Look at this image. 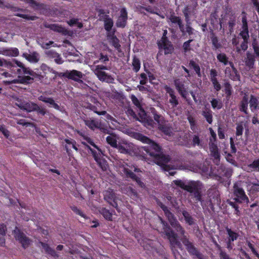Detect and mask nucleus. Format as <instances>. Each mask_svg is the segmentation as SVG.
Here are the masks:
<instances>
[{
	"label": "nucleus",
	"instance_id": "680f3d73",
	"mask_svg": "<svg viewBox=\"0 0 259 259\" xmlns=\"http://www.w3.org/2000/svg\"><path fill=\"white\" fill-rule=\"evenodd\" d=\"M247 245H248V246L249 247V248L251 249V250L252 251V253L256 256H257V257L259 258V254L256 251V250H255L254 248L253 247L252 244L250 243L249 242H248L247 243Z\"/></svg>",
	"mask_w": 259,
	"mask_h": 259
},
{
	"label": "nucleus",
	"instance_id": "e2e57ef3",
	"mask_svg": "<svg viewBox=\"0 0 259 259\" xmlns=\"http://www.w3.org/2000/svg\"><path fill=\"white\" fill-rule=\"evenodd\" d=\"M137 9H138V11L141 12V13L143 12V9H145L147 11H148L149 12L157 14V13L156 12L154 11V10L150 7H148V8H145L144 7H141L140 8H138Z\"/></svg>",
	"mask_w": 259,
	"mask_h": 259
},
{
	"label": "nucleus",
	"instance_id": "4d7b16f0",
	"mask_svg": "<svg viewBox=\"0 0 259 259\" xmlns=\"http://www.w3.org/2000/svg\"><path fill=\"white\" fill-rule=\"evenodd\" d=\"M243 131V126L242 123H239L236 127V135L241 136L242 134Z\"/></svg>",
	"mask_w": 259,
	"mask_h": 259
},
{
	"label": "nucleus",
	"instance_id": "a878e982",
	"mask_svg": "<svg viewBox=\"0 0 259 259\" xmlns=\"http://www.w3.org/2000/svg\"><path fill=\"white\" fill-rule=\"evenodd\" d=\"M168 23L172 26H179L182 32H184L183 26L182 25L181 19L179 17L175 15H171L168 18Z\"/></svg>",
	"mask_w": 259,
	"mask_h": 259
},
{
	"label": "nucleus",
	"instance_id": "0e129e2a",
	"mask_svg": "<svg viewBox=\"0 0 259 259\" xmlns=\"http://www.w3.org/2000/svg\"><path fill=\"white\" fill-rule=\"evenodd\" d=\"M193 144L194 145L201 146L200 139L197 136H195L193 139Z\"/></svg>",
	"mask_w": 259,
	"mask_h": 259
},
{
	"label": "nucleus",
	"instance_id": "0eeeda50",
	"mask_svg": "<svg viewBox=\"0 0 259 259\" xmlns=\"http://www.w3.org/2000/svg\"><path fill=\"white\" fill-rule=\"evenodd\" d=\"M119 152L123 154H137V147L132 143L123 140L118 142L116 148Z\"/></svg>",
	"mask_w": 259,
	"mask_h": 259
},
{
	"label": "nucleus",
	"instance_id": "5701e85b",
	"mask_svg": "<svg viewBox=\"0 0 259 259\" xmlns=\"http://www.w3.org/2000/svg\"><path fill=\"white\" fill-rule=\"evenodd\" d=\"M47 27L50 28L51 30L61 33L63 35H67L69 33V31L64 27L58 24H52L46 26Z\"/></svg>",
	"mask_w": 259,
	"mask_h": 259
},
{
	"label": "nucleus",
	"instance_id": "412c9836",
	"mask_svg": "<svg viewBox=\"0 0 259 259\" xmlns=\"http://www.w3.org/2000/svg\"><path fill=\"white\" fill-rule=\"evenodd\" d=\"M104 197L113 206L117 208V203L115 201L116 196L112 190L110 189L109 190H107L105 192Z\"/></svg>",
	"mask_w": 259,
	"mask_h": 259
},
{
	"label": "nucleus",
	"instance_id": "ea45409f",
	"mask_svg": "<svg viewBox=\"0 0 259 259\" xmlns=\"http://www.w3.org/2000/svg\"><path fill=\"white\" fill-rule=\"evenodd\" d=\"M250 108L252 111L255 110L258 107V102L257 99L251 96L249 101Z\"/></svg>",
	"mask_w": 259,
	"mask_h": 259
},
{
	"label": "nucleus",
	"instance_id": "f3484780",
	"mask_svg": "<svg viewBox=\"0 0 259 259\" xmlns=\"http://www.w3.org/2000/svg\"><path fill=\"white\" fill-rule=\"evenodd\" d=\"M158 46L164 50L165 54H169L173 50L171 43L167 39L166 37H162L158 42Z\"/></svg>",
	"mask_w": 259,
	"mask_h": 259
},
{
	"label": "nucleus",
	"instance_id": "393cba45",
	"mask_svg": "<svg viewBox=\"0 0 259 259\" xmlns=\"http://www.w3.org/2000/svg\"><path fill=\"white\" fill-rule=\"evenodd\" d=\"M154 119L159 124V128L166 135H169V130H166L164 126L165 125V120L162 116L155 114L154 116Z\"/></svg>",
	"mask_w": 259,
	"mask_h": 259
},
{
	"label": "nucleus",
	"instance_id": "4be33fe9",
	"mask_svg": "<svg viewBox=\"0 0 259 259\" xmlns=\"http://www.w3.org/2000/svg\"><path fill=\"white\" fill-rule=\"evenodd\" d=\"M126 20L127 12L124 8H122L120 11V15L117 20L116 25L118 27H124L126 24Z\"/></svg>",
	"mask_w": 259,
	"mask_h": 259
},
{
	"label": "nucleus",
	"instance_id": "c03bdc74",
	"mask_svg": "<svg viewBox=\"0 0 259 259\" xmlns=\"http://www.w3.org/2000/svg\"><path fill=\"white\" fill-rule=\"evenodd\" d=\"M248 170H258L259 171V159L254 160L252 164L248 165Z\"/></svg>",
	"mask_w": 259,
	"mask_h": 259
},
{
	"label": "nucleus",
	"instance_id": "4c0bfd02",
	"mask_svg": "<svg viewBox=\"0 0 259 259\" xmlns=\"http://www.w3.org/2000/svg\"><path fill=\"white\" fill-rule=\"evenodd\" d=\"M67 22L69 26H73L74 25H75L79 28H82L83 26L81 22H79L78 19L76 18L71 19L70 20L68 21Z\"/></svg>",
	"mask_w": 259,
	"mask_h": 259
},
{
	"label": "nucleus",
	"instance_id": "473e14b6",
	"mask_svg": "<svg viewBox=\"0 0 259 259\" xmlns=\"http://www.w3.org/2000/svg\"><path fill=\"white\" fill-rule=\"evenodd\" d=\"M39 246L40 247H41L42 249H44L45 252L49 254H50L51 255L53 256H58L56 252L54 250L52 249L47 244H46L42 242H40Z\"/></svg>",
	"mask_w": 259,
	"mask_h": 259
},
{
	"label": "nucleus",
	"instance_id": "1a4fd4ad",
	"mask_svg": "<svg viewBox=\"0 0 259 259\" xmlns=\"http://www.w3.org/2000/svg\"><path fill=\"white\" fill-rule=\"evenodd\" d=\"M131 167L126 164V165H122V166H119V171L125 175L127 178H131L133 179L136 180L137 183L142 187L144 186L143 183L141 181V180L137 178L136 176L132 172L133 167H131V169H130ZM135 171L137 170V168L135 167H133Z\"/></svg>",
	"mask_w": 259,
	"mask_h": 259
},
{
	"label": "nucleus",
	"instance_id": "f257e3e1",
	"mask_svg": "<svg viewBox=\"0 0 259 259\" xmlns=\"http://www.w3.org/2000/svg\"><path fill=\"white\" fill-rule=\"evenodd\" d=\"M135 138L142 143L149 145L148 146L143 147L144 150L154 159V162L158 165H160L164 170L168 171L171 169H179L183 170L189 169L194 171V169L184 165L176 166L168 164L167 163L169 160V156L162 154L160 148L157 144L141 134H136Z\"/></svg>",
	"mask_w": 259,
	"mask_h": 259
},
{
	"label": "nucleus",
	"instance_id": "dca6fc26",
	"mask_svg": "<svg viewBox=\"0 0 259 259\" xmlns=\"http://www.w3.org/2000/svg\"><path fill=\"white\" fill-rule=\"evenodd\" d=\"M218 60L223 63L224 65H227L229 64L231 67L230 68H227L225 70V73L226 75H229L230 74V70L232 69L233 71L236 73V70L234 67L233 64L232 62L228 61V59L226 55L223 53H220L217 55Z\"/></svg>",
	"mask_w": 259,
	"mask_h": 259
},
{
	"label": "nucleus",
	"instance_id": "603ef678",
	"mask_svg": "<svg viewBox=\"0 0 259 259\" xmlns=\"http://www.w3.org/2000/svg\"><path fill=\"white\" fill-rule=\"evenodd\" d=\"M38 44L41 46L42 48L44 49H48L51 45L54 44V42L52 41H50L48 42H42L41 40H38Z\"/></svg>",
	"mask_w": 259,
	"mask_h": 259
},
{
	"label": "nucleus",
	"instance_id": "f8f14e48",
	"mask_svg": "<svg viewBox=\"0 0 259 259\" xmlns=\"http://www.w3.org/2000/svg\"><path fill=\"white\" fill-rule=\"evenodd\" d=\"M160 206L164 211V213L168 219L171 225L174 228H176L178 232H180L181 234H183L184 231L182 230V227L180 226L178 222L174 217L172 213L169 211L167 207L164 205L161 204Z\"/></svg>",
	"mask_w": 259,
	"mask_h": 259
},
{
	"label": "nucleus",
	"instance_id": "3c124183",
	"mask_svg": "<svg viewBox=\"0 0 259 259\" xmlns=\"http://www.w3.org/2000/svg\"><path fill=\"white\" fill-rule=\"evenodd\" d=\"M102 214L103 217L108 220L111 221L112 218V214L109 211L106 209H103L102 210Z\"/></svg>",
	"mask_w": 259,
	"mask_h": 259
},
{
	"label": "nucleus",
	"instance_id": "20e7f679",
	"mask_svg": "<svg viewBox=\"0 0 259 259\" xmlns=\"http://www.w3.org/2000/svg\"><path fill=\"white\" fill-rule=\"evenodd\" d=\"M86 140L87 142L94 147L93 148L87 146L88 148L91 151L95 160L103 170H106L107 168V165L106 162L101 158L103 154L102 151L90 138H87Z\"/></svg>",
	"mask_w": 259,
	"mask_h": 259
},
{
	"label": "nucleus",
	"instance_id": "72a5a7b5",
	"mask_svg": "<svg viewBox=\"0 0 259 259\" xmlns=\"http://www.w3.org/2000/svg\"><path fill=\"white\" fill-rule=\"evenodd\" d=\"M106 141L112 147L116 148L118 145L116 136L112 134H110L106 137Z\"/></svg>",
	"mask_w": 259,
	"mask_h": 259
},
{
	"label": "nucleus",
	"instance_id": "864d4df0",
	"mask_svg": "<svg viewBox=\"0 0 259 259\" xmlns=\"http://www.w3.org/2000/svg\"><path fill=\"white\" fill-rule=\"evenodd\" d=\"M183 214L185 218L186 222L189 225H191L193 223V220L187 211H184L183 212Z\"/></svg>",
	"mask_w": 259,
	"mask_h": 259
},
{
	"label": "nucleus",
	"instance_id": "49530a36",
	"mask_svg": "<svg viewBox=\"0 0 259 259\" xmlns=\"http://www.w3.org/2000/svg\"><path fill=\"white\" fill-rule=\"evenodd\" d=\"M6 226L4 225H0V244L2 245L5 242L4 235L6 232Z\"/></svg>",
	"mask_w": 259,
	"mask_h": 259
},
{
	"label": "nucleus",
	"instance_id": "423d86ee",
	"mask_svg": "<svg viewBox=\"0 0 259 259\" xmlns=\"http://www.w3.org/2000/svg\"><path fill=\"white\" fill-rule=\"evenodd\" d=\"M209 131L211 135L209 143L210 154L214 157V162L218 165L220 161V154L218 152L217 145L215 144L216 134L211 128H209Z\"/></svg>",
	"mask_w": 259,
	"mask_h": 259
},
{
	"label": "nucleus",
	"instance_id": "052dcab7",
	"mask_svg": "<svg viewBox=\"0 0 259 259\" xmlns=\"http://www.w3.org/2000/svg\"><path fill=\"white\" fill-rule=\"evenodd\" d=\"M0 131L6 137L8 138L9 136V132L6 129L4 125H0Z\"/></svg>",
	"mask_w": 259,
	"mask_h": 259
},
{
	"label": "nucleus",
	"instance_id": "a18cd8bd",
	"mask_svg": "<svg viewBox=\"0 0 259 259\" xmlns=\"http://www.w3.org/2000/svg\"><path fill=\"white\" fill-rule=\"evenodd\" d=\"M122 191L123 193L127 194L128 196L133 197V198H134L137 196L136 192L130 187H128L126 189L122 190Z\"/></svg>",
	"mask_w": 259,
	"mask_h": 259
},
{
	"label": "nucleus",
	"instance_id": "4468645a",
	"mask_svg": "<svg viewBox=\"0 0 259 259\" xmlns=\"http://www.w3.org/2000/svg\"><path fill=\"white\" fill-rule=\"evenodd\" d=\"M18 106L21 109L28 112H31L34 110H40L39 112L42 114H45V111L40 110L38 106L32 102L21 103L18 104Z\"/></svg>",
	"mask_w": 259,
	"mask_h": 259
},
{
	"label": "nucleus",
	"instance_id": "6e6d98bb",
	"mask_svg": "<svg viewBox=\"0 0 259 259\" xmlns=\"http://www.w3.org/2000/svg\"><path fill=\"white\" fill-rule=\"evenodd\" d=\"M227 232L229 236L230 241H233L237 239V235L236 233L232 232L230 229H227Z\"/></svg>",
	"mask_w": 259,
	"mask_h": 259
},
{
	"label": "nucleus",
	"instance_id": "cd10ccee",
	"mask_svg": "<svg viewBox=\"0 0 259 259\" xmlns=\"http://www.w3.org/2000/svg\"><path fill=\"white\" fill-rule=\"evenodd\" d=\"M23 57L31 63H36L39 60V56L36 52H33L29 54L24 53Z\"/></svg>",
	"mask_w": 259,
	"mask_h": 259
},
{
	"label": "nucleus",
	"instance_id": "bf43d9fd",
	"mask_svg": "<svg viewBox=\"0 0 259 259\" xmlns=\"http://www.w3.org/2000/svg\"><path fill=\"white\" fill-rule=\"evenodd\" d=\"M211 82H212V83L213 84L214 88L217 91L220 90V89L221 88V84L218 81L217 79L212 80H211Z\"/></svg>",
	"mask_w": 259,
	"mask_h": 259
},
{
	"label": "nucleus",
	"instance_id": "a211bd4d",
	"mask_svg": "<svg viewBox=\"0 0 259 259\" xmlns=\"http://www.w3.org/2000/svg\"><path fill=\"white\" fill-rule=\"evenodd\" d=\"M175 84L180 94L184 98L186 99L188 93L187 91V88H185L183 82L180 79H178L175 81Z\"/></svg>",
	"mask_w": 259,
	"mask_h": 259
},
{
	"label": "nucleus",
	"instance_id": "37998d69",
	"mask_svg": "<svg viewBox=\"0 0 259 259\" xmlns=\"http://www.w3.org/2000/svg\"><path fill=\"white\" fill-rule=\"evenodd\" d=\"M211 104L213 109H220L222 107V103L220 100L213 99L211 101Z\"/></svg>",
	"mask_w": 259,
	"mask_h": 259
},
{
	"label": "nucleus",
	"instance_id": "c756f323",
	"mask_svg": "<svg viewBox=\"0 0 259 259\" xmlns=\"http://www.w3.org/2000/svg\"><path fill=\"white\" fill-rule=\"evenodd\" d=\"M133 103L140 109V114L142 117V119H146V114L143 109H142L141 105L138 99L134 96L132 95L131 97Z\"/></svg>",
	"mask_w": 259,
	"mask_h": 259
},
{
	"label": "nucleus",
	"instance_id": "774afa93",
	"mask_svg": "<svg viewBox=\"0 0 259 259\" xmlns=\"http://www.w3.org/2000/svg\"><path fill=\"white\" fill-rule=\"evenodd\" d=\"M147 77L145 74L142 73L141 74L140 84H145L146 82Z\"/></svg>",
	"mask_w": 259,
	"mask_h": 259
},
{
	"label": "nucleus",
	"instance_id": "b1692460",
	"mask_svg": "<svg viewBox=\"0 0 259 259\" xmlns=\"http://www.w3.org/2000/svg\"><path fill=\"white\" fill-rule=\"evenodd\" d=\"M165 90L166 93L168 94L170 97L169 103L173 107H176L178 104V101L175 95L174 91L168 86L165 87Z\"/></svg>",
	"mask_w": 259,
	"mask_h": 259
},
{
	"label": "nucleus",
	"instance_id": "ddd939ff",
	"mask_svg": "<svg viewBox=\"0 0 259 259\" xmlns=\"http://www.w3.org/2000/svg\"><path fill=\"white\" fill-rule=\"evenodd\" d=\"M14 235L15 239L19 241L23 248L28 247L31 244V241L17 228L14 231Z\"/></svg>",
	"mask_w": 259,
	"mask_h": 259
},
{
	"label": "nucleus",
	"instance_id": "338daca9",
	"mask_svg": "<svg viewBox=\"0 0 259 259\" xmlns=\"http://www.w3.org/2000/svg\"><path fill=\"white\" fill-rule=\"evenodd\" d=\"M252 46L254 53H255L256 56L259 57V46L255 42H253Z\"/></svg>",
	"mask_w": 259,
	"mask_h": 259
},
{
	"label": "nucleus",
	"instance_id": "9b49d317",
	"mask_svg": "<svg viewBox=\"0 0 259 259\" xmlns=\"http://www.w3.org/2000/svg\"><path fill=\"white\" fill-rule=\"evenodd\" d=\"M160 221L163 228V232L165 233L168 237L171 245L174 247L179 246L180 243L177 240L176 235L172 232L170 231L169 228L163 221L160 220Z\"/></svg>",
	"mask_w": 259,
	"mask_h": 259
},
{
	"label": "nucleus",
	"instance_id": "7c9ffc66",
	"mask_svg": "<svg viewBox=\"0 0 259 259\" xmlns=\"http://www.w3.org/2000/svg\"><path fill=\"white\" fill-rule=\"evenodd\" d=\"M1 54L7 56L16 57L19 55V50L16 48H12L2 51Z\"/></svg>",
	"mask_w": 259,
	"mask_h": 259
},
{
	"label": "nucleus",
	"instance_id": "79ce46f5",
	"mask_svg": "<svg viewBox=\"0 0 259 259\" xmlns=\"http://www.w3.org/2000/svg\"><path fill=\"white\" fill-rule=\"evenodd\" d=\"M190 66L194 69L199 77L201 76L200 68L197 64H196L194 61L191 60L190 61Z\"/></svg>",
	"mask_w": 259,
	"mask_h": 259
},
{
	"label": "nucleus",
	"instance_id": "2f4dec72",
	"mask_svg": "<svg viewBox=\"0 0 259 259\" xmlns=\"http://www.w3.org/2000/svg\"><path fill=\"white\" fill-rule=\"evenodd\" d=\"M40 101L48 103L50 106L55 109H59V107L57 104H56L54 100L52 98H48L45 96H41L38 98Z\"/></svg>",
	"mask_w": 259,
	"mask_h": 259
},
{
	"label": "nucleus",
	"instance_id": "aec40b11",
	"mask_svg": "<svg viewBox=\"0 0 259 259\" xmlns=\"http://www.w3.org/2000/svg\"><path fill=\"white\" fill-rule=\"evenodd\" d=\"M98 114L99 115H105L106 117V120L108 122L109 125L111 128H117L119 126V122L113 117H112L110 115L106 114V111H102L101 112H98Z\"/></svg>",
	"mask_w": 259,
	"mask_h": 259
},
{
	"label": "nucleus",
	"instance_id": "13d9d810",
	"mask_svg": "<svg viewBox=\"0 0 259 259\" xmlns=\"http://www.w3.org/2000/svg\"><path fill=\"white\" fill-rule=\"evenodd\" d=\"M218 73L215 69H211L210 71V79L211 80L217 79Z\"/></svg>",
	"mask_w": 259,
	"mask_h": 259
},
{
	"label": "nucleus",
	"instance_id": "c85d7f7f",
	"mask_svg": "<svg viewBox=\"0 0 259 259\" xmlns=\"http://www.w3.org/2000/svg\"><path fill=\"white\" fill-rule=\"evenodd\" d=\"M107 39L110 43L118 51H120V45L119 44V40L113 34L108 33Z\"/></svg>",
	"mask_w": 259,
	"mask_h": 259
},
{
	"label": "nucleus",
	"instance_id": "f704fd0d",
	"mask_svg": "<svg viewBox=\"0 0 259 259\" xmlns=\"http://www.w3.org/2000/svg\"><path fill=\"white\" fill-rule=\"evenodd\" d=\"M47 54L49 57L54 58L55 62L57 64H62L63 63L62 58L58 53L52 51H49L47 52Z\"/></svg>",
	"mask_w": 259,
	"mask_h": 259
},
{
	"label": "nucleus",
	"instance_id": "de8ad7c7",
	"mask_svg": "<svg viewBox=\"0 0 259 259\" xmlns=\"http://www.w3.org/2000/svg\"><path fill=\"white\" fill-rule=\"evenodd\" d=\"M248 98L246 96H244L242 101L241 105V110L245 113H247V105H248Z\"/></svg>",
	"mask_w": 259,
	"mask_h": 259
},
{
	"label": "nucleus",
	"instance_id": "7ed1b4c3",
	"mask_svg": "<svg viewBox=\"0 0 259 259\" xmlns=\"http://www.w3.org/2000/svg\"><path fill=\"white\" fill-rule=\"evenodd\" d=\"M174 183L177 186L186 190L190 192H195V196L197 200L201 201L200 190L202 188V183L200 182H191L186 184L181 180H176Z\"/></svg>",
	"mask_w": 259,
	"mask_h": 259
},
{
	"label": "nucleus",
	"instance_id": "c9c22d12",
	"mask_svg": "<svg viewBox=\"0 0 259 259\" xmlns=\"http://www.w3.org/2000/svg\"><path fill=\"white\" fill-rule=\"evenodd\" d=\"M184 243L187 246V248L190 253L193 254H195L198 256H199V254L197 250L194 247L192 244L190 243L188 240H185L184 241Z\"/></svg>",
	"mask_w": 259,
	"mask_h": 259
},
{
	"label": "nucleus",
	"instance_id": "6ab92c4d",
	"mask_svg": "<svg viewBox=\"0 0 259 259\" xmlns=\"http://www.w3.org/2000/svg\"><path fill=\"white\" fill-rule=\"evenodd\" d=\"M84 122L86 125L93 130L99 128L103 132H106V130L101 127L100 122L97 120L90 119L84 120Z\"/></svg>",
	"mask_w": 259,
	"mask_h": 259
},
{
	"label": "nucleus",
	"instance_id": "e433bc0d",
	"mask_svg": "<svg viewBox=\"0 0 259 259\" xmlns=\"http://www.w3.org/2000/svg\"><path fill=\"white\" fill-rule=\"evenodd\" d=\"M104 21L105 28L108 32H109L113 25V22L111 18L107 17L105 18ZM108 33L110 34V33Z\"/></svg>",
	"mask_w": 259,
	"mask_h": 259
},
{
	"label": "nucleus",
	"instance_id": "2eb2a0df",
	"mask_svg": "<svg viewBox=\"0 0 259 259\" xmlns=\"http://www.w3.org/2000/svg\"><path fill=\"white\" fill-rule=\"evenodd\" d=\"M62 76L76 81H79L82 78L83 74L80 71L73 70L72 71H66L63 74Z\"/></svg>",
	"mask_w": 259,
	"mask_h": 259
},
{
	"label": "nucleus",
	"instance_id": "f03ea898",
	"mask_svg": "<svg viewBox=\"0 0 259 259\" xmlns=\"http://www.w3.org/2000/svg\"><path fill=\"white\" fill-rule=\"evenodd\" d=\"M0 66H4L10 70V72L7 71H0V75L4 76L6 78H12L16 77L15 74V68L19 67L22 68L24 74L30 75L32 76H35V73L28 68L25 67L24 65L21 62L14 59L12 61H7L3 59H0Z\"/></svg>",
	"mask_w": 259,
	"mask_h": 259
},
{
	"label": "nucleus",
	"instance_id": "8fccbe9b",
	"mask_svg": "<svg viewBox=\"0 0 259 259\" xmlns=\"http://www.w3.org/2000/svg\"><path fill=\"white\" fill-rule=\"evenodd\" d=\"M203 115L209 123H211L212 122V114L210 110H206V111H203Z\"/></svg>",
	"mask_w": 259,
	"mask_h": 259
},
{
	"label": "nucleus",
	"instance_id": "a19ab883",
	"mask_svg": "<svg viewBox=\"0 0 259 259\" xmlns=\"http://www.w3.org/2000/svg\"><path fill=\"white\" fill-rule=\"evenodd\" d=\"M254 62V56L250 54L249 53H247V58L246 60V64L249 67H251Z\"/></svg>",
	"mask_w": 259,
	"mask_h": 259
},
{
	"label": "nucleus",
	"instance_id": "58836bf2",
	"mask_svg": "<svg viewBox=\"0 0 259 259\" xmlns=\"http://www.w3.org/2000/svg\"><path fill=\"white\" fill-rule=\"evenodd\" d=\"M65 142L67 144L65 146L67 152H69L68 149L70 147H72L76 151H77L78 149H77V147L76 146V142L74 140H71V139H66Z\"/></svg>",
	"mask_w": 259,
	"mask_h": 259
},
{
	"label": "nucleus",
	"instance_id": "9d476101",
	"mask_svg": "<svg viewBox=\"0 0 259 259\" xmlns=\"http://www.w3.org/2000/svg\"><path fill=\"white\" fill-rule=\"evenodd\" d=\"M234 194L235 196L234 199L236 201L248 203L249 200L244 190L236 184L234 186Z\"/></svg>",
	"mask_w": 259,
	"mask_h": 259
},
{
	"label": "nucleus",
	"instance_id": "bb28decb",
	"mask_svg": "<svg viewBox=\"0 0 259 259\" xmlns=\"http://www.w3.org/2000/svg\"><path fill=\"white\" fill-rule=\"evenodd\" d=\"M242 30L240 33V35L242 36L244 40H247L249 37V34L247 21L245 17H243L242 18Z\"/></svg>",
	"mask_w": 259,
	"mask_h": 259
},
{
	"label": "nucleus",
	"instance_id": "6e6552de",
	"mask_svg": "<svg viewBox=\"0 0 259 259\" xmlns=\"http://www.w3.org/2000/svg\"><path fill=\"white\" fill-rule=\"evenodd\" d=\"M107 69V67L103 65H97L93 67L92 69L99 80L108 83H112L114 81V78L104 71L105 70Z\"/></svg>",
	"mask_w": 259,
	"mask_h": 259
},
{
	"label": "nucleus",
	"instance_id": "39448f33",
	"mask_svg": "<svg viewBox=\"0 0 259 259\" xmlns=\"http://www.w3.org/2000/svg\"><path fill=\"white\" fill-rule=\"evenodd\" d=\"M15 76L17 75V77L12 80H8L4 81V83L6 84H10L13 83H29L33 80L34 76H30V75L25 74L24 76H22L21 75L24 72L22 68L17 67L15 68Z\"/></svg>",
	"mask_w": 259,
	"mask_h": 259
},
{
	"label": "nucleus",
	"instance_id": "69168bd1",
	"mask_svg": "<svg viewBox=\"0 0 259 259\" xmlns=\"http://www.w3.org/2000/svg\"><path fill=\"white\" fill-rule=\"evenodd\" d=\"M212 42L214 47L216 48H219L221 46V45L218 42V40L217 37H213L212 39Z\"/></svg>",
	"mask_w": 259,
	"mask_h": 259
},
{
	"label": "nucleus",
	"instance_id": "09e8293b",
	"mask_svg": "<svg viewBox=\"0 0 259 259\" xmlns=\"http://www.w3.org/2000/svg\"><path fill=\"white\" fill-rule=\"evenodd\" d=\"M133 69L136 71L138 72L140 69V62L137 58H134L132 63Z\"/></svg>",
	"mask_w": 259,
	"mask_h": 259
},
{
	"label": "nucleus",
	"instance_id": "5fc2aeb1",
	"mask_svg": "<svg viewBox=\"0 0 259 259\" xmlns=\"http://www.w3.org/2000/svg\"><path fill=\"white\" fill-rule=\"evenodd\" d=\"M188 119L190 123L191 130L193 131H195L196 130V126H195V121L194 118L192 116H191V115H188Z\"/></svg>",
	"mask_w": 259,
	"mask_h": 259
}]
</instances>
